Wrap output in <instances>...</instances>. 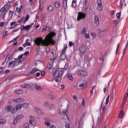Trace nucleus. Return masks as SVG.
Wrapping results in <instances>:
<instances>
[{
    "label": "nucleus",
    "mask_w": 128,
    "mask_h": 128,
    "mask_svg": "<svg viewBox=\"0 0 128 128\" xmlns=\"http://www.w3.org/2000/svg\"><path fill=\"white\" fill-rule=\"evenodd\" d=\"M56 36V34L54 32H51L46 35L44 40L42 39V38H36L34 40V44L38 46H48L50 44L54 46L56 44V42L53 38Z\"/></svg>",
    "instance_id": "obj_1"
},
{
    "label": "nucleus",
    "mask_w": 128,
    "mask_h": 128,
    "mask_svg": "<svg viewBox=\"0 0 128 128\" xmlns=\"http://www.w3.org/2000/svg\"><path fill=\"white\" fill-rule=\"evenodd\" d=\"M64 74V68H60L58 70V73L55 71L53 73V76L55 78L56 82H60L62 80V74Z\"/></svg>",
    "instance_id": "obj_2"
},
{
    "label": "nucleus",
    "mask_w": 128,
    "mask_h": 128,
    "mask_svg": "<svg viewBox=\"0 0 128 128\" xmlns=\"http://www.w3.org/2000/svg\"><path fill=\"white\" fill-rule=\"evenodd\" d=\"M86 18V14L79 12L78 13V16L77 18V20L78 22H79V20H84Z\"/></svg>",
    "instance_id": "obj_3"
},
{
    "label": "nucleus",
    "mask_w": 128,
    "mask_h": 128,
    "mask_svg": "<svg viewBox=\"0 0 128 128\" xmlns=\"http://www.w3.org/2000/svg\"><path fill=\"white\" fill-rule=\"evenodd\" d=\"M76 72L78 76H88V72L86 70H79Z\"/></svg>",
    "instance_id": "obj_4"
},
{
    "label": "nucleus",
    "mask_w": 128,
    "mask_h": 128,
    "mask_svg": "<svg viewBox=\"0 0 128 128\" xmlns=\"http://www.w3.org/2000/svg\"><path fill=\"white\" fill-rule=\"evenodd\" d=\"M6 8H4V7L2 8L0 10V18H1L2 20H4L6 16Z\"/></svg>",
    "instance_id": "obj_5"
},
{
    "label": "nucleus",
    "mask_w": 128,
    "mask_h": 128,
    "mask_svg": "<svg viewBox=\"0 0 128 128\" xmlns=\"http://www.w3.org/2000/svg\"><path fill=\"white\" fill-rule=\"evenodd\" d=\"M22 56H24V54H21L18 56V58L15 59V64H20V62H22Z\"/></svg>",
    "instance_id": "obj_6"
},
{
    "label": "nucleus",
    "mask_w": 128,
    "mask_h": 128,
    "mask_svg": "<svg viewBox=\"0 0 128 128\" xmlns=\"http://www.w3.org/2000/svg\"><path fill=\"white\" fill-rule=\"evenodd\" d=\"M94 24L96 26H100V18L98 16H95L94 18Z\"/></svg>",
    "instance_id": "obj_7"
},
{
    "label": "nucleus",
    "mask_w": 128,
    "mask_h": 128,
    "mask_svg": "<svg viewBox=\"0 0 128 128\" xmlns=\"http://www.w3.org/2000/svg\"><path fill=\"white\" fill-rule=\"evenodd\" d=\"M98 6L97 8L99 12H100L102 10V0H99L98 2Z\"/></svg>",
    "instance_id": "obj_8"
},
{
    "label": "nucleus",
    "mask_w": 128,
    "mask_h": 128,
    "mask_svg": "<svg viewBox=\"0 0 128 128\" xmlns=\"http://www.w3.org/2000/svg\"><path fill=\"white\" fill-rule=\"evenodd\" d=\"M35 112L38 116H42V114H44V113L42 112V110H40V109L38 108H35Z\"/></svg>",
    "instance_id": "obj_9"
},
{
    "label": "nucleus",
    "mask_w": 128,
    "mask_h": 128,
    "mask_svg": "<svg viewBox=\"0 0 128 128\" xmlns=\"http://www.w3.org/2000/svg\"><path fill=\"white\" fill-rule=\"evenodd\" d=\"M20 86L23 88H30V85L28 84H20Z\"/></svg>",
    "instance_id": "obj_10"
},
{
    "label": "nucleus",
    "mask_w": 128,
    "mask_h": 128,
    "mask_svg": "<svg viewBox=\"0 0 128 128\" xmlns=\"http://www.w3.org/2000/svg\"><path fill=\"white\" fill-rule=\"evenodd\" d=\"M44 120L45 124L48 126H50V119L46 118H44Z\"/></svg>",
    "instance_id": "obj_11"
},
{
    "label": "nucleus",
    "mask_w": 128,
    "mask_h": 128,
    "mask_svg": "<svg viewBox=\"0 0 128 128\" xmlns=\"http://www.w3.org/2000/svg\"><path fill=\"white\" fill-rule=\"evenodd\" d=\"M34 88L38 90V92H42V86L38 84L34 85Z\"/></svg>",
    "instance_id": "obj_12"
},
{
    "label": "nucleus",
    "mask_w": 128,
    "mask_h": 128,
    "mask_svg": "<svg viewBox=\"0 0 128 128\" xmlns=\"http://www.w3.org/2000/svg\"><path fill=\"white\" fill-rule=\"evenodd\" d=\"M80 50L82 54H84V52H86V48L84 46H82L80 48Z\"/></svg>",
    "instance_id": "obj_13"
},
{
    "label": "nucleus",
    "mask_w": 128,
    "mask_h": 128,
    "mask_svg": "<svg viewBox=\"0 0 128 128\" xmlns=\"http://www.w3.org/2000/svg\"><path fill=\"white\" fill-rule=\"evenodd\" d=\"M62 6L64 8V10H66L68 8V0H64L62 2Z\"/></svg>",
    "instance_id": "obj_14"
},
{
    "label": "nucleus",
    "mask_w": 128,
    "mask_h": 128,
    "mask_svg": "<svg viewBox=\"0 0 128 128\" xmlns=\"http://www.w3.org/2000/svg\"><path fill=\"white\" fill-rule=\"evenodd\" d=\"M22 5H21L20 8L18 7L16 8V12L17 14H20L22 12Z\"/></svg>",
    "instance_id": "obj_15"
},
{
    "label": "nucleus",
    "mask_w": 128,
    "mask_h": 128,
    "mask_svg": "<svg viewBox=\"0 0 128 128\" xmlns=\"http://www.w3.org/2000/svg\"><path fill=\"white\" fill-rule=\"evenodd\" d=\"M106 32H108V30H103V31H100L98 34V35L99 36H104V34H106Z\"/></svg>",
    "instance_id": "obj_16"
},
{
    "label": "nucleus",
    "mask_w": 128,
    "mask_h": 128,
    "mask_svg": "<svg viewBox=\"0 0 128 128\" xmlns=\"http://www.w3.org/2000/svg\"><path fill=\"white\" fill-rule=\"evenodd\" d=\"M26 104H18V105L16 106V110H18L22 108H24Z\"/></svg>",
    "instance_id": "obj_17"
},
{
    "label": "nucleus",
    "mask_w": 128,
    "mask_h": 128,
    "mask_svg": "<svg viewBox=\"0 0 128 128\" xmlns=\"http://www.w3.org/2000/svg\"><path fill=\"white\" fill-rule=\"evenodd\" d=\"M12 100H13V102H24V98H18L17 99H14Z\"/></svg>",
    "instance_id": "obj_18"
},
{
    "label": "nucleus",
    "mask_w": 128,
    "mask_h": 128,
    "mask_svg": "<svg viewBox=\"0 0 128 128\" xmlns=\"http://www.w3.org/2000/svg\"><path fill=\"white\" fill-rule=\"evenodd\" d=\"M60 58L61 60H64L66 59V54L61 53Z\"/></svg>",
    "instance_id": "obj_19"
},
{
    "label": "nucleus",
    "mask_w": 128,
    "mask_h": 128,
    "mask_svg": "<svg viewBox=\"0 0 128 128\" xmlns=\"http://www.w3.org/2000/svg\"><path fill=\"white\" fill-rule=\"evenodd\" d=\"M62 112L63 114H65L68 120V116L66 114H68V108H65L64 110H62Z\"/></svg>",
    "instance_id": "obj_20"
},
{
    "label": "nucleus",
    "mask_w": 128,
    "mask_h": 128,
    "mask_svg": "<svg viewBox=\"0 0 128 128\" xmlns=\"http://www.w3.org/2000/svg\"><path fill=\"white\" fill-rule=\"evenodd\" d=\"M67 48H68V46L66 45H64V48L62 50L61 54H66Z\"/></svg>",
    "instance_id": "obj_21"
},
{
    "label": "nucleus",
    "mask_w": 128,
    "mask_h": 128,
    "mask_svg": "<svg viewBox=\"0 0 128 128\" xmlns=\"http://www.w3.org/2000/svg\"><path fill=\"white\" fill-rule=\"evenodd\" d=\"M10 26H14L10 28V30H12V28H14L16 26V22H13L10 23Z\"/></svg>",
    "instance_id": "obj_22"
},
{
    "label": "nucleus",
    "mask_w": 128,
    "mask_h": 128,
    "mask_svg": "<svg viewBox=\"0 0 128 128\" xmlns=\"http://www.w3.org/2000/svg\"><path fill=\"white\" fill-rule=\"evenodd\" d=\"M54 6L55 8H60V2L58 1H56L54 2Z\"/></svg>",
    "instance_id": "obj_23"
},
{
    "label": "nucleus",
    "mask_w": 128,
    "mask_h": 128,
    "mask_svg": "<svg viewBox=\"0 0 128 128\" xmlns=\"http://www.w3.org/2000/svg\"><path fill=\"white\" fill-rule=\"evenodd\" d=\"M16 64V62L14 61H12L8 64V68H10V66H14Z\"/></svg>",
    "instance_id": "obj_24"
},
{
    "label": "nucleus",
    "mask_w": 128,
    "mask_h": 128,
    "mask_svg": "<svg viewBox=\"0 0 128 128\" xmlns=\"http://www.w3.org/2000/svg\"><path fill=\"white\" fill-rule=\"evenodd\" d=\"M22 90H15V94H22Z\"/></svg>",
    "instance_id": "obj_25"
},
{
    "label": "nucleus",
    "mask_w": 128,
    "mask_h": 128,
    "mask_svg": "<svg viewBox=\"0 0 128 128\" xmlns=\"http://www.w3.org/2000/svg\"><path fill=\"white\" fill-rule=\"evenodd\" d=\"M128 88L127 92L124 97V102H126V98H128Z\"/></svg>",
    "instance_id": "obj_26"
},
{
    "label": "nucleus",
    "mask_w": 128,
    "mask_h": 128,
    "mask_svg": "<svg viewBox=\"0 0 128 128\" xmlns=\"http://www.w3.org/2000/svg\"><path fill=\"white\" fill-rule=\"evenodd\" d=\"M80 88H86V84L84 83V84H80L79 85Z\"/></svg>",
    "instance_id": "obj_27"
},
{
    "label": "nucleus",
    "mask_w": 128,
    "mask_h": 128,
    "mask_svg": "<svg viewBox=\"0 0 128 128\" xmlns=\"http://www.w3.org/2000/svg\"><path fill=\"white\" fill-rule=\"evenodd\" d=\"M30 118V124H32V122H34V116H29Z\"/></svg>",
    "instance_id": "obj_28"
},
{
    "label": "nucleus",
    "mask_w": 128,
    "mask_h": 128,
    "mask_svg": "<svg viewBox=\"0 0 128 128\" xmlns=\"http://www.w3.org/2000/svg\"><path fill=\"white\" fill-rule=\"evenodd\" d=\"M54 10V7H52V6H49L48 7V12H52Z\"/></svg>",
    "instance_id": "obj_29"
},
{
    "label": "nucleus",
    "mask_w": 128,
    "mask_h": 128,
    "mask_svg": "<svg viewBox=\"0 0 128 128\" xmlns=\"http://www.w3.org/2000/svg\"><path fill=\"white\" fill-rule=\"evenodd\" d=\"M6 120L5 119H2V118L0 119V124H6Z\"/></svg>",
    "instance_id": "obj_30"
},
{
    "label": "nucleus",
    "mask_w": 128,
    "mask_h": 128,
    "mask_svg": "<svg viewBox=\"0 0 128 128\" xmlns=\"http://www.w3.org/2000/svg\"><path fill=\"white\" fill-rule=\"evenodd\" d=\"M12 60V56H7L6 58V60H7V62H10V60Z\"/></svg>",
    "instance_id": "obj_31"
},
{
    "label": "nucleus",
    "mask_w": 128,
    "mask_h": 128,
    "mask_svg": "<svg viewBox=\"0 0 128 128\" xmlns=\"http://www.w3.org/2000/svg\"><path fill=\"white\" fill-rule=\"evenodd\" d=\"M67 77L70 80H72V75L71 74H68Z\"/></svg>",
    "instance_id": "obj_32"
},
{
    "label": "nucleus",
    "mask_w": 128,
    "mask_h": 128,
    "mask_svg": "<svg viewBox=\"0 0 128 128\" xmlns=\"http://www.w3.org/2000/svg\"><path fill=\"white\" fill-rule=\"evenodd\" d=\"M30 28H32L31 25H26V26H25L26 30H30Z\"/></svg>",
    "instance_id": "obj_33"
},
{
    "label": "nucleus",
    "mask_w": 128,
    "mask_h": 128,
    "mask_svg": "<svg viewBox=\"0 0 128 128\" xmlns=\"http://www.w3.org/2000/svg\"><path fill=\"white\" fill-rule=\"evenodd\" d=\"M18 120H22L24 118V115L23 114H19L16 116Z\"/></svg>",
    "instance_id": "obj_34"
},
{
    "label": "nucleus",
    "mask_w": 128,
    "mask_h": 128,
    "mask_svg": "<svg viewBox=\"0 0 128 128\" xmlns=\"http://www.w3.org/2000/svg\"><path fill=\"white\" fill-rule=\"evenodd\" d=\"M109 100H110V94H108L106 98V104H108Z\"/></svg>",
    "instance_id": "obj_35"
},
{
    "label": "nucleus",
    "mask_w": 128,
    "mask_h": 128,
    "mask_svg": "<svg viewBox=\"0 0 128 128\" xmlns=\"http://www.w3.org/2000/svg\"><path fill=\"white\" fill-rule=\"evenodd\" d=\"M10 110H12V106H8L6 108V112H10Z\"/></svg>",
    "instance_id": "obj_36"
},
{
    "label": "nucleus",
    "mask_w": 128,
    "mask_h": 128,
    "mask_svg": "<svg viewBox=\"0 0 128 128\" xmlns=\"http://www.w3.org/2000/svg\"><path fill=\"white\" fill-rule=\"evenodd\" d=\"M6 36H8V31H6L4 34H3V36L2 38H4Z\"/></svg>",
    "instance_id": "obj_37"
},
{
    "label": "nucleus",
    "mask_w": 128,
    "mask_h": 128,
    "mask_svg": "<svg viewBox=\"0 0 128 128\" xmlns=\"http://www.w3.org/2000/svg\"><path fill=\"white\" fill-rule=\"evenodd\" d=\"M124 116V112L122 111L121 112H120V114H119V118H122Z\"/></svg>",
    "instance_id": "obj_38"
},
{
    "label": "nucleus",
    "mask_w": 128,
    "mask_h": 128,
    "mask_svg": "<svg viewBox=\"0 0 128 128\" xmlns=\"http://www.w3.org/2000/svg\"><path fill=\"white\" fill-rule=\"evenodd\" d=\"M18 120L17 119L16 117L14 118V120H13L12 124H16V122H18Z\"/></svg>",
    "instance_id": "obj_39"
},
{
    "label": "nucleus",
    "mask_w": 128,
    "mask_h": 128,
    "mask_svg": "<svg viewBox=\"0 0 128 128\" xmlns=\"http://www.w3.org/2000/svg\"><path fill=\"white\" fill-rule=\"evenodd\" d=\"M86 28L85 27H84L82 30V34H86Z\"/></svg>",
    "instance_id": "obj_40"
},
{
    "label": "nucleus",
    "mask_w": 128,
    "mask_h": 128,
    "mask_svg": "<svg viewBox=\"0 0 128 128\" xmlns=\"http://www.w3.org/2000/svg\"><path fill=\"white\" fill-rule=\"evenodd\" d=\"M39 9L40 10H44V4H40Z\"/></svg>",
    "instance_id": "obj_41"
},
{
    "label": "nucleus",
    "mask_w": 128,
    "mask_h": 128,
    "mask_svg": "<svg viewBox=\"0 0 128 128\" xmlns=\"http://www.w3.org/2000/svg\"><path fill=\"white\" fill-rule=\"evenodd\" d=\"M47 68L48 70H52V64H50V63H48L47 64Z\"/></svg>",
    "instance_id": "obj_42"
},
{
    "label": "nucleus",
    "mask_w": 128,
    "mask_h": 128,
    "mask_svg": "<svg viewBox=\"0 0 128 128\" xmlns=\"http://www.w3.org/2000/svg\"><path fill=\"white\" fill-rule=\"evenodd\" d=\"M12 78H14L13 76H8V77L6 78V80H12Z\"/></svg>",
    "instance_id": "obj_43"
},
{
    "label": "nucleus",
    "mask_w": 128,
    "mask_h": 128,
    "mask_svg": "<svg viewBox=\"0 0 128 128\" xmlns=\"http://www.w3.org/2000/svg\"><path fill=\"white\" fill-rule=\"evenodd\" d=\"M48 108L50 110H54V104H50Z\"/></svg>",
    "instance_id": "obj_44"
},
{
    "label": "nucleus",
    "mask_w": 128,
    "mask_h": 128,
    "mask_svg": "<svg viewBox=\"0 0 128 128\" xmlns=\"http://www.w3.org/2000/svg\"><path fill=\"white\" fill-rule=\"evenodd\" d=\"M72 8H76V2H72Z\"/></svg>",
    "instance_id": "obj_45"
},
{
    "label": "nucleus",
    "mask_w": 128,
    "mask_h": 128,
    "mask_svg": "<svg viewBox=\"0 0 128 128\" xmlns=\"http://www.w3.org/2000/svg\"><path fill=\"white\" fill-rule=\"evenodd\" d=\"M36 70H38V68H34L33 70L31 72V74H34V72H36Z\"/></svg>",
    "instance_id": "obj_46"
},
{
    "label": "nucleus",
    "mask_w": 128,
    "mask_h": 128,
    "mask_svg": "<svg viewBox=\"0 0 128 128\" xmlns=\"http://www.w3.org/2000/svg\"><path fill=\"white\" fill-rule=\"evenodd\" d=\"M120 12H118L116 14V16L117 18H120Z\"/></svg>",
    "instance_id": "obj_47"
},
{
    "label": "nucleus",
    "mask_w": 128,
    "mask_h": 128,
    "mask_svg": "<svg viewBox=\"0 0 128 128\" xmlns=\"http://www.w3.org/2000/svg\"><path fill=\"white\" fill-rule=\"evenodd\" d=\"M128 42H127V43L126 44V46H125L124 48L122 50L123 54H124V52H126V48H128Z\"/></svg>",
    "instance_id": "obj_48"
},
{
    "label": "nucleus",
    "mask_w": 128,
    "mask_h": 128,
    "mask_svg": "<svg viewBox=\"0 0 128 128\" xmlns=\"http://www.w3.org/2000/svg\"><path fill=\"white\" fill-rule=\"evenodd\" d=\"M46 28L47 32H50L52 30V28L50 26H46Z\"/></svg>",
    "instance_id": "obj_49"
},
{
    "label": "nucleus",
    "mask_w": 128,
    "mask_h": 128,
    "mask_svg": "<svg viewBox=\"0 0 128 128\" xmlns=\"http://www.w3.org/2000/svg\"><path fill=\"white\" fill-rule=\"evenodd\" d=\"M91 36L92 38H96V33H94V32H92Z\"/></svg>",
    "instance_id": "obj_50"
},
{
    "label": "nucleus",
    "mask_w": 128,
    "mask_h": 128,
    "mask_svg": "<svg viewBox=\"0 0 128 128\" xmlns=\"http://www.w3.org/2000/svg\"><path fill=\"white\" fill-rule=\"evenodd\" d=\"M48 106H50V104L48 102H46L44 104V106L45 108H48Z\"/></svg>",
    "instance_id": "obj_51"
},
{
    "label": "nucleus",
    "mask_w": 128,
    "mask_h": 128,
    "mask_svg": "<svg viewBox=\"0 0 128 128\" xmlns=\"http://www.w3.org/2000/svg\"><path fill=\"white\" fill-rule=\"evenodd\" d=\"M28 18H30V15H27L25 18V22H28Z\"/></svg>",
    "instance_id": "obj_52"
},
{
    "label": "nucleus",
    "mask_w": 128,
    "mask_h": 128,
    "mask_svg": "<svg viewBox=\"0 0 128 128\" xmlns=\"http://www.w3.org/2000/svg\"><path fill=\"white\" fill-rule=\"evenodd\" d=\"M64 70H68V64H66L64 66Z\"/></svg>",
    "instance_id": "obj_53"
},
{
    "label": "nucleus",
    "mask_w": 128,
    "mask_h": 128,
    "mask_svg": "<svg viewBox=\"0 0 128 128\" xmlns=\"http://www.w3.org/2000/svg\"><path fill=\"white\" fill-rule=\"evenodd\" d=\"M74 43H72V42L70 41L69 42V44H68V45H69V46H74Z\"/></svg>",
    "instance_id": "obj_54"
},
{
    "label": "nucleus",
    "mask_w": 128,
    "mask_h": 128,
    "mask_svg": "<svg viewBox=\"0 0 128 128\" xmlns=\"http://www.w3.org/2000/svg\"><path fill=\"white\" fill-rule=\"evenodd\" d=\"M85 37L86 38H90V34H86Z\"/></svg>",
    "instance_id": "obj_55"
},
{
    "label": "nucleus",
    "mask_w": 128,
    "mask_h": 128,
    "mask_svg": "<svg viewBox=\"0 0 128 128\" xmlns=\"http://www.w3.org/2000/svg\"><path fill=\"white\" fill-rule=\"evenodd\" d=\"M49 98H50L51 100H54V96L52 94L48 95Z\"/></svg>",
    "instance_id": "obj_56"
},
{
    "label": "nucleus",
    "mask_w": 128,
    "mask_h": 128,
    "mask_svg": "<svg viewBox=\"0 0 128 128\" xmlns=\"http://www.w3.org/2000/svg\"><path fill=\"white\" fill-rule=\"evenodd\" d=\"M22 18H20V19H19L18 21V24H20V22H22Z\"/></svg>",
    "instance_id": "obj_57"
},
{
    "label": "nucleus",
    "mask_w": 128,
    "mask_h": 128,
    "mask_svg": "<svg viewBox=\"0 0 128 128\" xmlns=\"http://www.w3.org/2000/svg\"><path fill=\"white\" fill-rule=\"evenodd\" d=\"M24 48L22 46H20L18 48V50H20V52H22V50H23Z\"/></svg>",
    "instance_id": "obj_58"
},
{
    "label": "nucleus",
    "mask_w": 128,
    "mask_h": 128,
    "mask_svg": "<svg viewBox=\"0 0 128 128\" xmlns=\"http://www.w3.org/2000/svg\"><path fill=\"white\" fill-rule=\"evenodd\" d=\"M17 38H18V36H17L15 38H14L13 40H12V42H16Z\"/></svg>",
    "instance_id": "obj_59"
},
{
    "label": "nucleus",
    "mask_w": 128,
    "mask_h": 128,
    "mask_svg": "<svg viewBox=\"0 0 128 128\" xmlns=\"http://www.w3.org/2000/svg\"><path fill=\"white\" fill-rule=\"evenodd\" d=\"M114 10H112L110 12V16H114Z\"/></svg>",
    "instance_id": "obj_60"
},
{
    "label": "nucleus",
    "mask_w": 128,
    "mask_h": 128,
    "mask_svg": "<svg viewBox=\"0 0 128 128\" xmlns=\"http://www.w3.org/2000/svg\"><path fill=\"white\" fill-rule=\"evenodd\" d=\"M40 76V72H37L36 74V76L37 78Z\"/></svg>",
    "instance_id": "obj_61"
},
{
    "label": "nucleus",
    "mask_w": 128,
    "mask_h": 128,
    "mask_svg": "<svg viewBox=\"0 0 128 128\" xmlns=\"http://www.w3.org/2000/svg\"><path fill=\"white\" fill-rule=\"evenodd\" d=\"M4 22H0V26H4Z\"/></svg>",
    "instance_id": "obj_62"
},
{
    "label": "nucleus",
    "mask_w": 128,
    "mask_h": 128,
    "mask_svg": "<svg viewBox=\"0 0 128 128\" xmlns=\"http://www.w3.org/2000/svg\"><path fill=\"white\" fill-rule=\"evenodd\" d=\"M46 13H43L42 15V18H46Z\"/></svg>",
    "instance_id": "obj_63"
},
{
    "label": "nucleus",
    "mask_w": 128,
    "mask_h": 128,
    "mask_svg": "<svg viewBox=\"0 0 128 128\" xmlns=\"http://www.w3.org/2000/svg\"><path fill=\"white\" fill-rule=\"evenodd\" d=\"M66 128H70V124H66Z\"/></svg>",
    "instance_id": "obj_64"
}]
</instances>
